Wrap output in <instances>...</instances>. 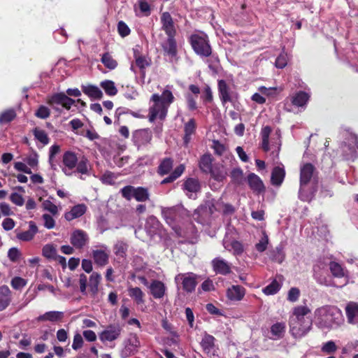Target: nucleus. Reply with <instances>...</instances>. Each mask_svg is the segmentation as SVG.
<instances>
[{
    "label": "nucleus",
    "mask_w": 358,
    "mask_h": 358,
    "mask_svg": "<svg viewBox=\"0 0 358 358\" xmlns=\"http://www.w3.org/2000/svg\"><path fill=\"white\" fill-rule=\"evenodd\" d=\"M314 323L321 330H331L338 328L344 322L343 313L336 306L324 305L314 311Z\"/></svg>",
    "instance_id": "obj_1"
},
{
    "label": "nucleus",
    "mask_w": 358,
    "mask_h": 358,
    "mask_svg": "<svg viewBox=\"0 0 358 358\" xmlns=\"http://www.w3.org/2000/svg\"><path fill=\"white\" fill-rule=\"evenodd\" d=\"M311 312L306 305L293 308L289 319V331L295 338L305 336L312 329L313 322L306 316Z\"/></svg>",
    "instance_id": "obj_2"
},
{
    "label": "nucleus",
    "mask_w": 358,
    "mask_h": 358,
    "mask_svg": "<svg viewBox=\"0 0 358 358\" xmlns=\"http://www.w3.org/2000/svg\"><path fill=\"white\" fill-rule=\"evenodd\" d=\"M173 99L172 92L169 90V86L163 91L162 95L153 94L150 101L154 104L149 109L150 122H154L157 117L164 119L166 115L168 107L173 102Z\"/></svg>",
    "instance_id": "obj_3"
},
{
    "label": "nucleus",
    "mask_w": 358,
    "mask_h": 358,
    "mask_svg": "<svg viewBox=\"0 0 358 358\" xmlns=\"http://www.w3.org/2000/svg\"><path fill=\"white\" fill-rule=\"evenodd\" d=\"M315 167L310 163L303 164L300 169V188L299 197L303 201H310L313 196L315 188L308 189V185L310 182L313 176Z\"/></svg>",
    "instance_id": "obj_4"
},
{
    "label": "nucleus",
    "mask_w": 358,
    "mask_h": 358,
    "mask_svg": "<svg viewBox=\"0 0 358 358\" xmlns=\"http://www.w3.org/2000/svg\"><path fill=\"white\" fill-rule=\"evenodd\" d=\"M189 42L194 52L200 57H207L213 50L207 34L203 32L195 33L189 36Z\"/></svg>",
    "instance_id": "obj_5"
},
{
    "label": "nucleus",
    "mask_w": 358,
    "mask_h": 358,
    "mask_svg": "<svg viewBox=\"0 0 358 358\" xmlns=\"http://www.w3.org/2000/svg\"><path fill=\"white\" fill-rule=\"evenodd\" d=\"M120 193L128 201L135 199L138 202H145L150 199L149 190L143 187L127 185L120 189Z\"/></svg>",
    "instance_id": "obj_6"
},
{
    "label": "nucleus",
    "mask_w": 358,
    "mask_h": 358,
    "mask_svg": "<svg viewBox=\"0 0 358 358\" xmlns=\"http://www.w3.org/2000/svg\"><path fill=\"white\" fill-rule=\"evenodd\" d=\"M216 206H217V208L212 201H208L204 205L201 206L198 211L202 215H210L217 210H221L224 214L227 215L232 214L234 212V208L231 204L217 202Z\"/></svg>",
    "instance_id": "obj_7"
},
{
    "label": "nucleus",
    "mask_w": 358,
    "mask_h": 358,
    "mask_svg": "<svg viewBox=\"0 0 358 358\" xmlns=\"http://www.w3.org/2000/svg\"><path fill=\"white\" fill-rule=\"evenodd\" d=\"M122 330V326L120 323L108 324L99 334V339L103 343L114 341L120 337Z\"/></svg>",
    "instance_id": "obj_8"
},
{
    "label": "nucleus",
    "mask_w": 358,
    "mask_h": 358,
    "mask_svg": "<svg viewBox=\"0 0 358 358\" xmlns=\"http://www.w3.org/2000/svg\"><path fill=\"white\" fill-rule=\"evenodd\" d=\"M152 134L149 129H138L132 134V141L138 150L143 149L150 144Z\"/></svg>",
    "instance_id": "obj_9"
},
{
    "label": "nucleus",
    "mask_w": 358,
    "mask_h": 358,
    "mask_svg": "<svg viewBox=\"0 0 358 358\" xmlns=\"http://www.w3.org/2000/svg\"><path fill=\"white\" fill-rule=\"evenodd\" d=\"M75 102V100L69 97L64 93L55 94L51 96L48 101V103L52 106L54 110L59 112H61V109L57 107L58 105H62L66 110H69Z\"/></svg>",
    "instance_id": "obj_10"
},
{
    "label": "nucleus",
    "mask_w": 358,
    "mask_h": 358,
    "mask_svg": "<svg viewBox=\"0 0 358 358\" xmlns=\"http://www.w3.org/2000/svg\"><path fill=\"white\" fill-rule=\"evenodd\" d=\"M345 159H350L356 157L358 151V138L354 134H349L347 142L341 147Z\"/></svg>",
    "instance_id": "obj_11"
},
{
    "label": "nucleus",
    "mask_w": 358,
    "mask_h": 358,
    "mask_svg": "<svg viewBox=\"0 0 358 358\" xmlns=\"http://www.w3.org/2000/svg\"><path fill=\"white\" fill-rule=\"evenodd\" d=\"M110 250L106 245H100L92 250V257L96 265L103 267L109 262Z\"/></svg>",
    "instance_id": "obj_12"
},
{
    "label": "nucleus",
    "mask_w": 358,
    "mask_h": 358,
    "mask_svg": "<svg viewBox=\"0 0 358 358\" xmlns=\"http://www.w3.org/2000/svg\"><path fill=\"white\" fill-rule=\"evenodd\" d=\"M162 214L166 224H169L176 234H178L179 209L177 207L163 208Z\"/></svg>",
    "instance_id": "obj_13"
},
{
    "label": "nucleus",
    "mask_w": 358,
    "mask_h": 358,
    "mask_svg": "<svg viewBox=\"0 0 358 358\" xmlns=\"http://www.w3.org/2000/svg\"><path fill=\"white\" fill-rule=\"evenodd\" d=\"M79 157L72 151H66L64 153L62 157V163L64 167L62 171L66 176H71L72 171L76 166Z\"/></svg>",
    "instance_id": "obj_14"
},
{
    "label": "nucleus",
    "mask_w": 358,
    "mask_h": 358,
    "mask_svg": "<svg viewBox=\"0 0 358 358\" xmlns=\"http://www.w3.org/2000/svg\"><path fill=\"white\" fill-rule=\"evenodd\" d=\"M200 189V182L196 178H189L184 182L183 190L189 199H196Z\"/></svg>",
    "instance_id": "obj_15"
},
{
    "label": "nucleus",
    "mask_w": 358,
    "mask_h": 358,
    "mask_svg": "<svg viewBox=\"0 0 358 358\" xmlns=\"http://www.w3.org/2000/svg\"><path fill=\"white\" fill-rule=\"evenodd\" d=\"M213 271L217 274L226 275L231 271V264L220 257L214 258L211 261Z\"/></svg>",
    "instance_id": "obj_16"
},
{
    "label": "nucleus",
    "mask_w": 358,
    "mask_h": 358,
    "mask_svg": "<svg viewBox=\"0 0 358 358\" xmlns=\"http://www.w3.org/2000/svg\"><path fill=\"white\" fill-rule=\"evenodd\" d=\"M89 241L87 234L81 229L74 230L70 238L71 245L77 249L83 248Z\"/></svg>",
    "instance_id": "obj_17"
},
{
    "label": "nucleus",
    "mask_w": 358,
    "mask_h": 358,
    "mask_svg": "<svg viewBox=\"0 0 358 358\" xmlns=\"http://www.w3.org/2000/svg\"><path fill=\"white\" fill-rule=\"evenodd\" d=\"M229 169L228 165L224 161L222 163H215L213 164L210 174L213 179L221 182L226 179L228 176Z\"/></svg>",
    "instance_id": "obj_18"
},
{
    "label": "nucleus",
    "mask_w": 358,
    "mask_h": 358,
    "mask_svg": "<svg viewBox=\"0 0 358 358\" xmlns=\"http://www.w3.org/2000/svg\"><path fill=\"white\" fill-rule=\"evenodd\" d=\"M162 48L171 61L176 59L177 43L175 36H168L167 40L162 43Z\"/></svg>",
    "instance_id": "obj_19"
},
{
    "label": "nucleus",
    "mask_w": 358,
    "mask_h": 358,
    "mask_svg": "<svg viewBox=\"0 0 358 358\" xmlns=\"http://www.w3.org/2000/svg\"><path fill=\"white\" fill-rule=\"evenodd\" d=\"M197 275L193 273H187L186 274L180 275V280H182V285L184 291L187 292H192L194 291L197 285Z\"/></svg>",
    "instance_id": "obj_20"
},
{
    "label": "nucleus",
    "mask_w": 358,
    "mask_h": 358,
    "mask_svg": "<svg viewBox=\"0 0 358 358\" xmlns=\"http://www.w3.org/2000/svg\"><path fill=\"white\" fill-rule=\"evenodd\" d=\"M161 227L162 225L156 217L151 215L147 218L145 230L151 238L159 233Z\"/></svg>",
    "instance_id": "obj_21"
},
{
    "label": "nucleus",
    "mask_w": 358,
    "mask_h": 358,
    "mask_svg": "<svg viewBox=\"0 0 358 358\" xmlns=\"http://www.w3.org/2000/svg\"><path fill=\"white\" fill-rule=\"evenodd\" d=\"M161 23L162 29L167 36H176V30L173 24L172 17L169 13L164 12L162 14Z\"/></svg>",
    "instance_id": "obj_22"
},
{
    "label": "nucleus",
    "mask_w": 358,
    "mask_h": 358,
    "mask_svg": "<svg viewBox=\"0 0 358 358\" xmlns=\"http://www.w3.org/2000/svg\"><path fill=\"white\" fill-rule=\"evenodd\" d=\"M250 189L257 194L264 192L265 187L261 178L255 173H251L247 177Z\"/></svg>",
    "instance_id": "obj_23"
},
{
    "label": "nucleus",
    "mask_w": 358,
    "mask_h": 358,
    "mask_svg": "<svg viewBox=\"0 0 358 358\" xmlns=\"http://www.w3.org/2000/svg\"><path fill=\"white\" fill-rule=\"evenodd\" d=\"M226 294L229 300L239 301L243 299L245 294V289L240 285H232L227 289Z\"/></svg>",
    "instance_id": "obj_24"
},
{
    "label": "nucleus",
    "mask_w": 358,
    "mask_h": 358,
    "mask_svg": "<svg viewBox=\"0 0 358 358\" xmlns=\"http://www.w3.org/2000/svg\"><path fill=\"white\" fill-rule=\"evenodd\" d=\"M38 227L33 221L29 222V230L25 231H19L16 234V237L22 241H30L38 233Z\"/></svg>",
    "instance_id": "obj_25"
},
{
    "label": "nucleus",
    "mask_w": 358,
    "mask_h": 358,
    "mask_svg": "<svg viewBox=\"0 0 358 358\" xmlns=\"http://www.w3.org/2000/svg\"><path fill=\"white\" fill-rule=\"evenodd\" d=\"M205 58V63L208 65V67L213 75H216L219 73L221 69L220 59L216 53H213Z\"/></svg>",
    "instance_id": "obj_26"
},
{
    "label": "nucleus",
    "mask_w": 358,
    "mask_h": 358,
    "mask_svg": "<svg viewBox=\"0 0 358 358\" xmlns=\"http://www.w3.org/2000/svg\"><path fill=\"white\" fill-rule=\"evenodd\" d=\"M345 314L348 322L351 324H358V303L350 302L345 306Z\"/></svg>",
    "instance_id": "obj_27"
},
{
    "label": "nucleus",
    "mask_w": 358,
    "mask_h": 358,
    "mask_svg": "<svg viewBox=\"0 0 358 358\" xmlns=\"http://www.w3.org/2000/svg\"><path fill=\"white\" fill-rule=\"evenodd\" d=\"M12 292L7 285L0 287V311L5 310L10 303Z\"/></svg>",
    "instance_id": "obj_28"
},
{
    "label": "nucleus",
    "mask_w": 358,
    "mask_h": 358,
    "mask_svg": "<svg viewBox=\"0 0 358 358\" xmlns=\"http://www.w3.org/2000/svg\"><path fill=\"white\" fill-rule=\"evenodd\" d=\"M64 317V312L62 311H48L45 313L43 315H39L36 320L38 322H58L62 320Z\"/></svg>",
    "instance_id": "obj_29"
},
{
    "label": "nucleus",
    "mask_w": 358,
    "mask_h": 358,
    "mask_svg": "<svg viewBox=\"0 0 358 358\" xmlns=\"http://www.w3.org/2000/svg\"><path fill=\"white\" fill-rule=\"evenodd\" d=\"M87 210V206L83 204L74 206L70 211L65 213L64 217L68 221H71L83 215Z\"/></svg>",
    "instance_id": "obj_30"
},
{
    "label": "nucleus",
    "mask_w": 358,
    "mask_h": 358,
    "mask_svg": "<svg viewBox=\"0 0 358 358\" xmlns=\"http://www.w3.org/2000/svg\"><path fill=\"white\" fill-rule=\"evenodd\" d=\"M196 130V122L194 119L191 118L184 127L185 135L183 137V145L188 147L189 143L192 140V136L194 134Z\"/></svg>",
    "instance_id": "obj_31"
},
{
    "label": "nucleus",
    "mask_w": 358,
    "mask_h": 358,
    "mask_svg": "<svg viewBox=\"0 0 358 358\" xmlns=\"http://www.w3.org/2000/svg\"><path fill=\"white\" fill-rule=\"evenodd\" d=\"M224 248L234 253V255H241L243 252V247L241 243L237 241H230L226 236L223 239Z\"/></svg>",
    "instance_id": "obj_32"
},
{
    "label": "nucleus",
    "mask_w": 358,
    "mask_h": 358,
    "mask_svg": "<svg viewBox=\"0 0 358 358\" xmlns=\"http://www.w3.org/2000/svg\"><path fill=\"white\" fill-rule=\"evenodd\" d=\"M329 269L334 277L338 278H344V285H345L348 282V272L344 268H343V266L340 264L335 262H331L329 264Z\"/></svg>",
    "instance_id": "obj_33"
},
{
    "label": "nucleus",
    "mask_w": 358,
    "mask_h": 358,
    "mask_svg": "<svg viewBox=\"0 0 358 358\" xmlns=\"http://www.w3.org/2000/svg\"><path fill=\"white\" fill-rule=\"evenodd\" d=\"M325 266L323 264H317L314 266V278L316 281L322 285L329 286L330 282L329 279L324 275Z\"/></svg>",
    "instance_id": "obj_34"
},
{
    "label": "nucleus",
    "mask_w": 358,
    "mask_h": 358,
    "mask_svg": "<svg viewBox=\"0 0 358 358\" xmlns=\"http://www.w3.org/2000/svg\"><path fill=\"white\" fill-rule=\"evenodd\" d=\"M151 294L155 299H161L165 292V286L163 282L159 280H153L149 287Z\"/></svg>",
    "instance_id": "obj_35"
},
{
    "label": "nucleus",
    "mask_w": 358,
    "mask_h": 358,
    "mask_svg": "<svg viewBox=\"0 0 358 358\" xmlns=\"http://www.w3.org/2000/svg\"><path fill=\"white\" fill-rule=\"evenodd\" d=\"M101 275L97 272H92L89 278V289L92 296H96L99 291V285Z\"/></svg>",
    "instance_id": "obj_36"
},
{
    "label": "nucleus",
    "mask_w": 358,
    "mask_h": 358,
    "mask_svg": "<svg viewBox=\"0 0 358 358\" xmlns=\"http://www.w3.org/2000/svg\"><path fill=\"white\" fill-rule=\"evenodd\" d=\"M218 92L222 103L231 101L229 88L225 80H218Z\"/></svg>",
    "instance_id": "obj_37"
},
{
    "label": "nucleus",
    "mask_w": 358,
    "mask_h": 358,
    "mask_svg": "<svg viewBox=\"0 0 358 358\" xmlns=\"http://www.w3.org/2000/svg\"><path fill=\"white\" fill-rule=\"evenodd\" d=\"M285 176V171L283 166L275 167L271 173V182L274 185H280Z\"/></svg>",
    "instance_id": "obj_38"
},
{
    "label": "nucleus",
    "mask_w": 358,
    "mask_h": 358,
    "mask_svg": "<svg viewBox=\"0 0 358 358\" xmlns=\"http://www.w3.org/2000/svg\"><path fill=\"white\" fill-rule=\"evenodd\" d=\"M286 325L285 322H276L271 327V338L278 340L281 338L285 334Z\"/></svg>",
    "instance_id": "obj_39"
},
{
    "label": "nucleus",
    "mask_w": 358,
    "mask_h": 358,
    "mask_svg": "<svg viewBox=\"0 0 358 358\" xmlns=\"http://www.w3.org/2000/svg\"><path fill=\"white\" fill-rule=\"evenodd\" d=\"M83 92L89 97L94 99H100L103 96L101 90L95 85L82 86Z\"/></svg>",
    "instance_id": "obj_40"
},
{
    "label": "nucleus",
    "mask_w": 358,
    "mask_h": 358,
    "mask_svg": "<svg viewBox=\"0 0 358 358\" xmlns=\"http://www.w3.org/2000/svg\"><path fill=\"white\" fill-rule=\"evenodd\" d=\"M173 166V161L170 157L163 159L159 164L157 173L160 176H164L170 173Z\"/></svg>",
    "instance_id": "obj_41"
},
{
    "label": "nucleus",
    "mask_w": 358,
    "mask_h": 358,
    "mask_svg": "<svg viewBox=\"0 0 358 358\" xmlns=\"http://www.w3.org/2000/svg\"><path fill=\"white\" fill-rule=\"evenodd\" d=\"M76 169V172H78L79 173L89 175L90 170V161L85 156H84V155L81 156L78 159Z\"/></svg>",
    "instance_id": "obj_42"
},
{
    "label": "nucleus",
    "mask_w": 358,
    "mask_h": 358,
    "mask_svg": "<svg viewBox=\"0 0 358 358\" xmlns=\"http://www.w3.org/2000/svg\"><path fill=\"white\" fill-rule=\"evenodd\" d=\"M213 164V157L210 154L203 155L200 159L199 162V167L201 170L207 173H210V171H212Z\"/></svg>",
    "instance_id": "obj_43"
},
{
    "label": "nucleus",
    "mask_w": 358,
    "mask_h": 358,
    "mask_svg": "<svg viewBox=\"0 0 358 358\" xmlns=\"http://www.w3.org/2000/svg\"><path fill=\"white\" fill-rule=\"evenodd\" d=\"M309 97L310 95L308 93L300 91L293 96L292 102L296 106L303 107L306 105Z\"/></svg>",
    "instance_id": "obj_44"
},
{
    "label": "nucleus",
    "mask_w": 358,
    "mask_h": 358,
    "mask_svg": "<svg viewBox=\"0 0 358 358\" xmlns=\"http://www.w3.org/2000/svg\"><path fill=\"white\" fill-rule=\"evenodd\" d=\"M127 250L128 245L121 241H117L113 247L114 253L119 258L125 259L127 257Z\"/></svg>",
    "instance_id": "obj_45"
},
{
    "label": "nucleus",
    "mask_w": 358,
    "mask_h": 358,
    "mask_svg": "<svg viewBox=\"0 0 358 358\" xmlns=\"http://www.w3.org/2000/svg\"><path fill=\"white\" fill-rule=\"evenodd\" d=\"M100 86L108 96H115L117 93V89L115 87V83L112 80H105L100 83Z\"/></svg>",
    "instance_id": "obj_46"
},
{
    "label": "nucleus",
    "mask_w": 358,
    "mask_h": 358,
    "mask_svg": "<svg viewBox=\"0 0 358 358\" xmlns=\"http://www.w3.org/2000/svg\"><path fill=\"white\" fill-rule=\"evenodd\" d=\"M271 132V128L269 126H266L262 129L261 136L262 138V147L265 152L270 150L268 144V138Z\"/></svg>",
    "instance_id": "obj_47"
},
{
    "label": "nucleus",
    "mask_w": 358,
    "mask_h": 358,
    "mask_svg": "<svg viewBox=\"0 0 358 358\" xmlns=\"http://www.w3.org/2000/svg\"><path fill=\"white\" fill-rule=\"evenodd\" d=\"M128 292L129 296L134 299L138 304H141L144 302V294L139 287H129L128 289Z\"/></svg>",
    "instance_id": "obj_48"
},
{
    "label": "nucleus",
    "mask_w": 358,
    "mask_h": 358,
    "mask_svg": "<svg viewBox=\"0 0 358 358\" xmlns=\"http://www.w3.org/2000/svg\"><path fill=\"white\" fill-rule=\"evenodd\" d=\"M271 259L278 263H282L285 259L283 247L280 245L277 246L271 253Z\"/></svg>",
    "instance_id": "obj_49"
},
{
    "label": "nucleus",
    "mask_w": 358,
    "mask_h": 358,
    "mask_svg": "<svg viewBox=\"0 0 358 358\" xmlns=\"http://www.w3.org/2000/svg\"><path fill=\"white\" fill-rule=\"evenodd\" d=\"M280 288L281 285L276 280H273L269 285L266 286L262 291L266 295H273L276 294Z\"/></svg>",
    "instance_id": "obj_50"
},
{
    "label": "nucleus",
    "mask_w": 358,
    "mask_h": 358,
    "mask_svg": "<svg viewBox=\"0 0 358 358\" xmlns=\"http://www.w3.org/2000/svg\"><path fill=\"white\" fill-rule=\"evenodd\" d=\"M139 345L140 342L136 335H131L127 341L125 349L127 351L131 352L135 351Z\"/></svg>",
    "instance_id": "obj_51"
},
{
    "label": "nucleus",
    "mask_w": 358,
    "mask_h": 358,
    "mask_svg": "<svg viewBox=\"0 0 358 358\" xmlns=\"http://www.w3.org/2000/svg\"><path fill=\"white\" fill-rule=\"evenodd\" d=\"M215 338L213 336L206 334L201 340V345L203 349L209 352L213 348Z\"/></svg>",
    "instance_id": "obj_52"
},
{
    "label": "nucleus",
    "mask_w": 358,
    "mask_h": 358,
    "mask_svg": "<svg viewBox=\"0 0 358 358\" xmlns=\"http://www.w3.org/2000/svg\"><path fill=\"white\" fill-rule=\"evenodd\" d=\"M101 60L106 68L111 70L115 69L117 65V62L108 53L103 54Z\"/></svg>",
    "instance_id": "obj_53"
},
{
    "label": "nucleus",
    "mask_w": 358,
    "mask_h": 358,
    "mask_svg": "<svg viewBox=\"0 0 358 358\" xmlns=\"http://www.w3.org/2000/svg\"><path fill=\"white\" fill-rule=\"evenodd\" d=\"M34 137L43 145L49 143V138L44 130L35 128L33 131Z\"/></svg>",
    "instance_id": "obj_54"
},
{
    "label": "nucleus",
    "mask_w": 358,
    "mask_h": 358,
    "mask_svg": "<svg viewBox=\"0 0 358 358\" xmlns=\"http://www.w3.org/2000/svg\"><path fill=\"white\" fill-rule=\"evenodd\" d=\"M16 116L14 110L9 109L0 114V124H6L11 122Z\"/></svg>",
    "instance_id": "obj_55"
},
{
    "label": "nucleus",
    "mask_w": 358,
    "mask_h": 358,
    "mask_svg": "<svg viewBox=\"0 0 358 358\" xmlns=\"http://www.w3.org/2000/svg\"><path fill=\"white\" fill-rule=\"evenodd\" d=\"M230 176L234 183L241 184L243 178V170L239 167L234 168L230 173Z\"/></svg>",
    "instance_id": "obj_56"
},
{
    "label": "nucleus",
    "mask_w": 358,
    "mask_h": 358,
    "mask_svg": "<svg viewBox=\"0 0 358 358\" xmlns=\"http://www.w3.org/2000/svg\"><path fill=\"white\" fill-rule=\"evenodd\" d=\"M211 148L214 150V152L219 156L224 155L227 152L226 146L217 140H213L212 141Z\"/></svg>",
    "instance_id": "obj_57"
},
{
    "label": "nucleus",
    "mask_w": 358,
    "mask_h": 358,
    "mask_svg": "<svg viewBox=\"0 0 358 358\" xmlns=\"http://www.w3.org/2000/svg\"><path fill=\"white\" fill-rule=\"evenodd\" d=\"M42 253L48 259H55L57 256V250L52 245L47 244L43 246Z\"/></svg>",
    "instance_id": "obj_58"
},
{
    "label": "nucleus",
    "mask_w": 358,
    "mask_h": 358,
    "mask_svg": "<svg viewBox=\"0 0 358 358\" xmlns=\"http://www.w3.org/2000/svg\"><path fill=\"white\" fill-rule=\"evenodd\" d=\"M258 91L264 96L274 97L278 94V89L276 87H266L264 86H260L258 88Z\"/></svg>",
    "instance_id": "obj_59"
},
{
    "label": "nucleus",
    "mask_w": 358,
    "mask_h": 358,
    "mask_svg": "<svg viewBox=\"0 0 358 358\" xmlns=\"http://www.w3.org/2000/svg\"><path fill=\"white\" fill-rule=\"evenodd\" d=\"M268 244V237L265 233H264L262 238L255 245V248L259 252H262L266 250Z\"/></svg>",
    "instance_id": "obj_60"
},
{
    "label": "nucleus",
    "mask_w": 358,
    "mask_h": 358,
    "mask_svg": "<svg viewBox=\"0 0 358 358\" xmlns=\"http://www.w3.org/2000/svg\"><path fill=\"white\" fill-rule=\"evenodd\" d=\"M24 161L29 166L32 168L37 167L38 164V155L36 152H33L27 156Z\"/></svg>",
    "instance_id": "obj_61"
},
{
    "label": "nucleus",
    "mask_w": 358,
    "mask_h": 358,
    "mask_svg": "<svg viewBox=\"0 0 358 358\" xmlns=\"http://www.w3.org/2000/svg\"><path fill=\"white\" fill-rule=\"evenodd\" d=\"M27 284L26 280L20 277H15L11 280L10 285L15 289H20Z\"/></svg>",
    "instance_id": "obj_62"
},
{
    "label": "nucleus",
    "mask_w": 358,
    "mask_h": 358,
    "mask_svg": "<svg viewBox=\"0 0 358 358\" xmlns=\"http://www.w3.org/2000/svg\"><path fill=\"white\" fill-rule=\"evenodd\" d=\"M35 115L41 119H46L50 115L49 108L45 106H41L36 111Z\"/></svg>",
    "instance_id": "obj_63"
},
{
    "label": "nucleus",
    "mask_w": 358,
    "mask_h": 358,
    "mask_svg": "<svg viewBox=\"0 0 358 358\" xmlns=\"http://www.w3.org/2000/svg\"><path fill=\"white\" fill-rule=\"evenodd\" d=\"M20 256L21 252L17 248H11L8 252V257L13 262H17Z\"/></svg>",
    "instance_id": "obj_64"
}]
</instances>
